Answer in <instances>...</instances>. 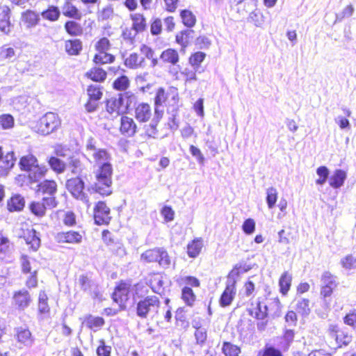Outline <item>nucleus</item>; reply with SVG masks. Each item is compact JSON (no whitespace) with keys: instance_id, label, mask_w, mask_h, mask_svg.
Listing matches in <instances>:
<instances>
[{"instance_id":"64","label":"nucleus","mask_w":356,"mask_h":356,"mask_svg":"<svg viewBox=\"0 0 356 356\" xmlns=\"http://www.w3.org/2000/svg\"><path fill=\"white\" fill-rule=\"evenodd\" d=\"M111 350V347L106 346L104 340L99 341V346L97 350L98 356H110Z\"/></svg>"},{"instance_id":"17","label":"nucleus","mask_w":356,"mask_h":356,"mask_svg":"<svg viewBox=\"0 0 356 356\" xmlns=\"http://www.w3.org/2000/svg\"><path fill=\"white\" fill-rule=\"evenodd\" d=\"M82 235L74 231L58 233L56 239L58 243H80L82 241Z\"/></svg>"},{"instance_id":"18","label":"nucleus","mask_w":356,"mask_h":356,"mask_svg":"<svg viewBox=\"0 0 356 356\" xmlns=\"http://www.w3.org/2000/svg\"><path fill=\"white\" fill-rule=\"evenodd\" d=\"M160 59L164 64L175 66L179 62V55L177 50L168 48L161 52Z\"/></svg>"},{"instance_id":"43","label":"nucleus","mask_w":356,"mask_h":356,"mask_svg":"<svg viewBox=\"0 0 356 356\" xmlns=\"http://www.w3.org/2000/svg\"><path fill=\"white\" fill-rule=\"evenodd\" d=\"M17 338L18 342L22 343L25 346H31L33 342L31 332L26 329H19L17 331Z\"/></svg>"},{"instance_id":"7","label":"nucleus","mask_w":356,"mask_h":356,"mask_svg":"<svg viewBox=\"0 0 356 356\" xmlns=\"http://www.w3.org/2000/svg\"><path fill=\"white\" fill-rule=\"evenodd\" d=\"M58 202L52 197H42L41 201L33 202L29 204V209L35 216L42 218L46 214L47 209L56 207Z\"/></svg>"},{"instance_id":"8","label":"nucleus","mask_w":356,"mask_h":356,"mask_svg":"<svg viewBox=\"0 0 356 356\" xmlns=\"http://www.w3.org/2000/svg\"><path fill=\"white\" fill-rule=\"evenodd\" d=\"M81 177H76L69 179L66 182V187L75 198L88 203V200L83 191L84 188V182Z\"/></svg>"},{"instance_id":"29","label":"nucleus","mask_w":356,"mask_h":356,"mask_svg":"<svg viewBox=\"0 0 356 356\" xmlns=\"http://www.w3.org/2000/svg\"><path fill=\"white\" fill-rule=\"evenodd\" d=\"M181 23L187 28H193L197 22L194 13L189 9H182L179 12Z\"/></svg>"},{"instance_id":"44","label":"nucleus","mask_w":356,"mask_h":356,"mask_svg":"<svg viewBox=\"0 0 356 356\" xmlns=\"http://www.w3.org/2000/svg\"><path fill=\"white\" fill-rule=\"evenodd\" d=\"M94 47L97 52L108 51L111 47V43L107 37H101L95 42Z\"/></svg>"},{"instance_id":"37","label":"nucleus","mask_w":356,"mask_h":356,"mask_svg":"<svg viewBox=\"0 0 356 356\" xmlns=\"http://www.w3.org/2000/svg\"><path fill=\"white\" fill-rule=\"evenodd\" d=\"M42 17L48 21L56 22L60 15L59 8L56 6H49L47 8L41 13Z\"/></svg>"},{"instance_id":"41","label":"nucleus","mask_w":356,"mask_h":356,"mask_svg":"<svg viewBox=\"0 0 356 356\" xmlns=\"http://www.w3.org/2000/svg\"><path fill=\"white\" fill-rule=\"evenodd\" d=\"M86 325L93 331L98 330L104 324V320L102 317L89 315L84 321Z\"/></svg>"},{"instance_id":"26","label":"nucleus","mask_w":356,"mask_h":356,"mask_svg":"<svg viewBox=\"0 0 356 356\" xmlns=\"http://www.w3.org/2000/svg\"><path fill=\"white\" fill-rule=\"evenodd\" d=\"M39 15L31 10H26L22 14V21L27 28L35 26L40 22Z\"/></svg>"},{"instance_id":"63","label":"nucleus","mask_w":356,"mask_h":356,"mask_svg":"<svg viewBox=\"0 0 356 356\" xmlns=\"http://www.w3.org/2000/svg\"><path fill=\"white\" fill-rule=\"evenodd\" d=\"M344 323L356 329V310L350 311L343 318Z\"/></svg>"},{"instance_id":"42","label":"nucleus","mask_w":356,"mask_h":356,"mask_svg":"<svg viewBox=\"0 0 356 356\" xmlns=\"http://www.w3.org/2000/svg\"><path fill=\"white\" fill-rule=\"evenodd\" d=\"M48 163L51 168L58 174L64 172L67 168V164L63 161L55 156L50 157Z\"/></svg>"},{"instance_id":"33","label":"nucleus","mask_w":356,"mask_h":356,"mask_svg":"<svg viewBox=\"0 0 356 356\" xmlns=\"http://www.w3.org/2000/svg\"><path fill=\"white\" fill-rule=\"evenodd\" d=\"M193 31L192 30H182L178 32L175 35V42L180 45L181 50L184 49L188 46L190 43L191 34Z\"/></svg>"},{"instance_id":"28","label":"nucleus","mask_w":356,"mask_h":356,"mask_svg":"<svg viewBox=\"0 0 356 356\" xmlns=\"http://www.w3.org/2000/svg\"><path fill=\"white\" fill-rule=\"evenodd\" d=\"M115 60V56L107 51L97 52L92 58V62L97 65H104L113 63Z\"/></svg>"},{"instance_id":"13","label":"nucleus","mask_w":356,"mask_h":356,"mask_svg":"<svg viewBox=\"0 0 356 356\" xmlns=\"http://www.w3.org/2000/svg\"><path fill=\"white\" fill-rule=\"evenodd\" d=\"M11 10L9 6L0 5V31L8 34L11 29Z\"/></svg>"},{"instance_id":"47","label":"nucleus","mask_w":356,"mask_h":356,"mask_svg":"<svg viewBox=\"0 0 356 356\" xmlns=\"http://www.w3.org/2000/svg\"><path fill=\"white\" fill-rule=\"evenodd\" d=\"M222 350L225 356H238L241 353L240 348L230 342H224Z\"/></svg>"},{"instance_id":"53","label":"nucleus","mask_w":356,"mask_h":356,"mask_svg":"<svg viewBox=\"0 0 356 356\" xmlns=\"http://www.w3.org/2000/svg\"><path fill=\"white\" fill-rule=\"evenodd\" d=\"M181 298L186 304L191 306L195 300V296L191 288L185 286L182 289Z\"/></svg>"},{"instance_id":"2","label":"nucleus","mask_w":356,"mask_h":356,"mask_svg":"<svg viewBox=\"0 0 356 356\" xmlns=\"http://www.w3.org/2000/svg\"><path fill=\"white\" fill-rule=\"evenodd\" d=\"M139 50L142 56L134 52L130 54L124 59V64L127 68L136 70L145 67L146 65L145 58L151 61L152 67L158 65V59L154 57V51L152 48L143 44L140 47Z\"/></svg>"},{"instance_id":"21","label":"nucleus","mask_w":356,"mask_h":356,"mask_svg":"<svg viewBox=\"0 0 356 356\" xmlns=\"http://www.w3.org/2000/svg\"><path fill=\"white\" fill-rule=\"evenodd\" d=\"M132 22L131 29L136 33H141L145 31L147 28V21L143 13H135L129 16Z\"/></svg>"},{"instance_id":"60","label":"nucleus","mask_w":356,"mask_h":356,"mask_svg":"<svg viewBox=\"0 0 356 356\" xmlns=\"http://www.w3.org/2000/svg\"><path fill=\"white\" fill-rule=\"evenodd\" d=\"M323 286H330V287L335 288L337 286L335 277L329 272H325L321 278Z\"/></svg>"},{"instance_id":"22","label":"nucleus","mask_w":356,"mask_h":356,"mask_svg":"<svg viewBox=\"0 0 356 356\" xmlns=\"http://www.w3.org/2000/svg\"><path fill=\"white\" fill-rule=\"evenodd\" d=\"M65 51L69 56H78L83 49L82 42L79 39H69L64 43Z\"/></svg>"},{"instance_id":"20","label":"nucleus","mask_w":356,"mask_h":356,"mask_svg":"<svg viewBox=\"0 0 356 356\" xmlns=\"http://www.w3.org/2000/svg\"><path fill=\"white\" fill-rule=\"evenodd\" d=\"M236 291V286H233V282L226 284V288L220 298V306L225 307L230 305L235 297Z\"/></svg>"},{"instance_id":"19","label":"nucleus","mask_w":356,"mask_h":356,"mask_svg":"<svg viewBox=\"0 0 356 356\" xmlns=\"http://www.w3.org/2000/svg\"><path fill=\"white\" fill-rule=\"evenodd\" d=\"M88 100L85 104V108L88 113L95 111L99 106V100L102 97L101 90H88Z\"/></svg>"},{"instance_id":"12","label":"nucleus","mask_w":356,"mask_h":356,"mask_svg":"<svg viewBox=\"0 0 356 356\" xmlns=\"http://www.w3.org/2000/svg\"><path fill=\"white\" fill-rule=\"evenodd\" d=\"M61 10L63 15L68 19L80 20L83 17L81 11L73 1H64Z\"/></svg>"},{"instance_id":"61","label":"nucleus","mask_w":356,"mask_h":356,"mask_svg":"<svg viewBox=\"0 0 356 356\" xmlns=\"http://www.w3.org/2000/svg\"><path fill=\"white\" fill-rule=\"evenodd\" d=\"M195 337L197 343L200 345L204 343L207 338V333L206 329L201 327L197 328L195 332Z\"/></svg>"},{"instance_id":"59","label":"nucleus","mask_w":356,"mask_h":356,"mask_svg":"<svg viewBox=\"0 0 356 356\" xmlns=\"http://www.w3.org/2000/svg\"><path fill=\"white\" fill-rule=\"evenodd\" d=\"M268 305V313L270 314H277L280 310V302L277 298L270 299L266 302Z\"/></svg>"},{"instance_id":"32","label":"nucleus","mask_w":356,"mask_h":356,"mask_svg":"<svg viewBox=\"0 0 356 356\" xmlns=\"http://www.w3.org/2000/svg\"><path fill=\"white\" fill-rule=\"evenodd\" d=\"M38 164V159L33 154L22 156L19 163L20 169L27 172H29L34 167H37Z\"/></svg>"},{"instance_id":"5","label":"nucleus","mask_w":356,"mask_h":356,"mask_svg":"<svg viewBox=\"0 0 356 356\" xmlns=\"http://www.w3.org/2000/svg\"><path fill=\"white\" fill-rule=\"evenodd\" d=\"M60 120L57 114L49 112L43 115L37 124V131L42 135H47L57 129Z\"/></svg>"},{"instance_id":"3","label":"nucleus","mask_w":356,"mask_h":356,"mask_svg":"<svg viewBox=\"0 0 356 356\" xmlns=\"http://www.w3.org/2000/svg\"><path fill=\"white\" fill-rule=\"evenodd\" d=\"M140 259L147 263L157 262L164 268H168L171 263L168 253L163 248L146 250L141 254Z\"/></svg>"},{"instance_id":"57","label":"nucleus","mask_w":356,"mask_h":356,"mask_svg":"<svg viewBox=\"0 0 356 356\" xmlns=\"http://www.w3.org/2000/svg\"><path fill=\"white\" fill-rule=\"evenodd\" d=\"M341 264L346 269L356 268V257L351 254L347 255L341 260Z\"/></svg>"},{"instance_id":"27","label":"nucleus","mask_w":356,"mask_h":356,"mask_svg":"<svg viewBox=\"0 0 356 356\" xmlns=\"http://www.w3.org/2000/svg\"><path fill=\"white\" fill-rule=\"evenodd\" d=\"M151 116L152 111L149 104L142 103L136 108L135 117L139 122H147L150 119Z\"/></svg>"},{"instance_id":"39","label":"nucleus","mask_w":356,"mask_h":356,"mask_svg":"<svg viewBox=\"0 0 356 356\" xmlns=\"http://www.w3.org/2000/svg\"><path fill=\"white\" fill-rule=\"evenodd\" d=\"M292 282V275L288 271L284 272L279 280L280 291L283 295H286L290 289Z\"/></svg>"},{"instance_id":"24","label":"nucleus","mask_w":356,"mask_h":356,"mask_svg":"<svg viewBox=\"0 0 356 356\" xmlns=\"http://www.w3.org/2000/svg\"><path fill=\"white\" fill-rule=\"evenodd\" d=\"M65 31L70 36H81L83 33V28L81 24L75 20H67L64 24Z\"/></svg>"},{"instance_id":"55","label":"nucleus","mask_w":356,"mask_h":356,"mask_svg":"<svg viewBox=\"0 0 356 356\" xmlns=\"http://www.w3.org/2000/svg\"><path fill=\"white\" fill-rule=\"evenodd\" d=\"M268 314V305L264 302H259L256 308L255 317L258 319H264Z\"/></svg>"},{"instance_id":"49","label":"nucleus","mask_w":356,"mask_h":356,"mask_svg":"<svg viewBox=\"0 0 356 356\" xmlns=\"http://www.w3.org/2000/svg\"><path fill=\"white\" fill-rule=\"evenodd\" d=\"M130 85V80L126 75L118 76L113 83V89H127Z\"/></svg>"},{"instance_id":"31","label":"nucleus","mask_w":356,"mask_h":356,"mask_svg":"<svg viewBox=\"0 0 356 356\" xmlns=\"http://www.w3.org/2000/svg\"><path fill=\"white\" fill-rule=\"evenodd\" d=\"M346 173L342 170H336L330 177L329 184L334 188H339L343 185L346 179Z\"/></svg>"},{"instance_id":"46","label":"nucleus","mask_w":356,"mask_h":356,"mask_svg":"<svg viewBox=\"0 0 356 356\" xmlns=\"http://www.w3.org/2000/svg\"><path fill=\"white\" fill-rule=\"evenodd\" d=\"M114 14V10L111 6H106L102 8L97 13V19L98 22H104L111 19Z\"/></svg>"},{"instance_id":"35","label":"nucleus","mask_w":356,"mask_h":356,"mask_svg":"<svg viewBox=\"0 0 356 356\" xmlns=\"http://www.w3.org/2000/svg\"><path fill=\"white\" fill-rule=\"evenodd\" d=\"M24 203V199L21 195H14L8 201V209L11 212L19 211L23 209Z\"/></svg>"},{"instance_id":"52","label":"nucleus","mask_w":356,"mask_h":356,"mask_svg":"<svg viewBox=\"0 0 356 356\" xmlns=\"http://www.w3.org/2000/svg\"><path fill=\"white\" fill-rule=\"evenodd\" d=\"M147 76L148 73L145 72L138 74L135 77L136 84L139 89L149 88L152 86V83L147 82Z\"/></svg>"},{"instance_id":"10","label":"nucleus","mask_w":356,"mask_h":356,"mask_svg":"<svg viewBox=\"0 0 356 356\" xmlns=\"http://www.w3.org/2000/svg\"><path fill=\"white\" fill-rule=\"evenodd\" d=\"M113 300L119 305L121 309L125 308L126 302L129 300V286L126 283H122L116 287L113 293Z\"/></svg>"},{"instance_id":"58","label":"nucleus","mask_w":356,"mask_h":356,"mask_svg":"<svg viewBox=\"0 0 356 356\" xmlns=\"http://www.w3.org/2000/svg\"><path fill=\"white\" fill-rule=\"evenodd\" d=\"M162 31V21L160 18H154L150 24V32L153 35H157Z\"/></svg>"},{"instance_id":"11","label":"nucleus","mask_w":356,"mask_h":356,"mask_svg":"<svg viewBox=\"0 0 356 356\" xmlns=\"http://www.w3.org/2000/svg\"><path fill=\"white\" fill-rule=\"evenodd\" d=\"M57 192V184L54 180L45 179L37 186L36 193L39 195H47L44 197H52L56 200L55 195Z\"/></svg>"},{"instance_id":"51","label":"nucleus","mask_w":356,"mask_h":356,"mask_svg":"<svg viewBox=\"0 0 356 356\" xmlns=\"http://www.w3.org/2000/svg\"><path fill=\"white\" fill-rule=\"evenodd\" d=\"M122 99L123 100V106H125V112L132 105H134L136 101V97L130 92L127 91L124 93L120 94Z\"/></svg>"},{"instance_id":"54","label":"nucleus","mask_w":356,"mask_h":356,"mask_svg":"<svg viewBox=\"0 0 356 356\" xmlns=\"http://www.w3.org/2000/svg\"><path fill=\"white\" fill-rule=\"evenodd\" d=\"M10 252L9 239L0 234V259H2Z\"/></svg>"},{"instance_id":"15","label":"nucleus","mask_w":356,"mask_h":356,"mask_svg":"<svg viewBox=\"0 0 356 356\" xmlns=\"http://www.w3.org/2000/svg\"><path fill=\"white\" fill-rule=\"evenodd\" d=\"M68 167L71 172L77 177H84L86 175L87 169L85 164L76 156L69 158Z\"/></svg>"},{"instance_id":"4","label":"nucleus","mask_w":356,"mask_h":356,"mask_svg":"<svg viewBox=\"0 0 356 356\" xmlns=\"http://www.w3.org/2000/svg\"><path fill=\"white\" fill-rule=\"evenodd\" d=\"M178 103V95L175 90H159L155 98V118L158 121L163 115L159 106L163 104L169 106H174Z\"/></svg>"},{"instance_id":"50","label":"nucleus","mask_w":356,"mask_h":356,"mask_svg":"<svg viewBox=\"0 0 356 356\" xmlns=\"http://www.w3.org/2000/svg\"><path fill=\"white\" fill-rule=\"evenodd\" d=\"M47 296L44 291H40L38 298V310L41 314H47L49 312V307L47 304Z\"/></svg>"},{"instance_id":"9","label":"nucleus","mask_w":356,"mask_h":356,"mask_svg":"<svg viewBox=\"0 0 356 356\" xmlns=\"http://www.w3.org/2000/svg\"><path fill=\"white\" fill-rule=\"evenodd\" d=\"M111 217L110 209L104 202H99L94 209V220L97 225L108 224Z\"/></svg>"},{"instance_id":"40","label":"nucleus","mask_w":356,"mask_h":356,"mask_svg":"<svg viewBox=\"0 0 356 356\" xmlns=\"http://www.w3.org/2000/svg\"><path fill=\"white\" fill-rule=\"evenodd\" d=\"M296 312L302 316H307L310 313L309 300L302 298L295 300Z\"/></svg>"},{"instance_id":"56","label":"nucleus","mask_w":356,"mask_h":356,"mask_svg":"<svg viewBox=\"0 0 356 356\" xmlns=\"http://www.w3.org/2000/svg\"><path fill=\"white\" fill-rule=\"evenodd\" d=\"M14 125V119L9 114H3L0 116V127L3 129L12 128Z\"/></svg>"},{"instance_id":"62","label":"nucleus","mask_w":356,"mask_h":356,"mask_svg":"<svg viewBox=\"0 0 356 356\" xmlns=\"http://www.w3.org/2000/svg\"><path fill=\"white\" fill-rule=\"evenodd\" d=\"M242 229L246 234H252L255 231V222L252 218L245 220L242 225Z\"/></svg>"},{"instance_id":"45","label":"nucleus","mask_w":356,"mask_h":356,"mask_svg":"<svg viewBox=\"0 0 356 356\" xmlns=\"http://www.w3.org/2000/svg\"><path fill=\"white\" fill-rule=\"evenodd\" d=\"M278 192L274 187H270L266 190V203L268 209L274 208L277 201Z\"/></svg>"},{"instance_id":"36","label":"nucleus","mask_w":356,"mask_h":356,"mask_svg":"<svg viewBox=\"0 0 356 356\" xmlns=\"http://www.w3.org/2000/svg\"><path fill=\"white\" fill-rule=\"evenodd\" d=\"M24 238L33 251L38 250L40 246V238L35 229L29 230Z\"/></svg>"},{"instance_id":"48","label":"nucleus","mask_w":356,"mask_h":356,"mask_svg":"<svg viewBox=\"0 0 356 356\" xmlns=\"http://www.w3.org/2000/svg\"><path fill=\"white\" fill-rule=\"evenodd\" d=\"M316 174L318 178L316 180V184L323 186L328 178L330 171L326 166H320L316 169Z\"/></svg>"},{"instance_id":"23","label":"nucleus","mask_w":356,"mask_h":356,"mask_svg":"<svg viewBox=\"0 0 356 356\" xmlns=\"http://www.w3.org/2000/svg\"><path fill=\"white\" fill-rule=\"evenodd\" d=\"M85 76L92 81L103 83L107 77V72L99 67H93L86 72Z\"/></svg>"},{"instance_id":"14","label":"nucleus","mask_w":356,"mask_h":356,"mask_svg":"<svg viewBox=\"0 0 356 356\" xmlns=\"http://www.w3.org/2000/svg\"><path fill=\"white\" fill-rule=\"evenodd\" d=\"M31 300V295L25 289L16 291L13 295L14 304L19 309L24 310L28 307Z\"/></svg>"},{"instance_id":"6","label":"nucleus","mask_w":356,"mask_h":356,"mask_svg":"<svg viewBox=\"0 0 356 356\" xmlns=\"http://www.w3.org/2000/svg\"><path fill=\"white\" fill-rule=\"evenodd\" d=\"M160 300L156 296H147L137 304L136 313L140 318H147L149 314L157 313Z\"/></svg>"},{"instance_id":"1","label":"nucleus","mask_w":356,"mask_h":356,"mask_svg":"<svg viewBox=\"0 0 356 356\" xmlns=\"http://www.w3.org/2000/svg\"><path fill=\"white\" fill-rule=\"evenodd\" d=\"M86 156L91 163H94L95 181L92 188L102 195L111 194L113 166L111 154L97 145V141L90 138L86 143Z\"/></svg>"},{"instance_id":"25","label":"nucleus","mask_w":356,"mask_h":356,"mask_svg":"<svg viewBox=\"0 0 356 356\" xmlns=\"http://www.w3.org/2000/svg\"><path fill=\"white\" fill-rule=\"evenodd\" d=\"M120 131L127 136H134L136 131V124L134 120L127 116L122 117Z\"/></svg>"},{"instance_id":"16","label":"nucleus","mask_w":356,"mask_h":356,"mask_svg":"<svg viewBox=\"0 0 356 356\" xmlns=\"http://www.w3.org/2000/svg\"><path fill=\"white\" fill-rule=\"evenodd\" d=\"M123 100L122 99L120 94L118 95V97H112L107 101L106 110L111 113H115L116 115H119L125 113V106L123 104Z\"/></svg>"},{"instance_id":"38","label":"nucleus","mask_w":356,"mask_h":356,"mask_svg":"<svg viewBox=\"0 0 356 356\" xmlns=\"http://www.w3.org/2000/svg\"><path fill=\"white\" fill-rule=\"evenodd\" d=\"M206 58V54L202 51H195L192 53L188 59V63L191 65L193 70H197L201 66L202 63Z\"/></svg>"},{"instance_id":"30","label":"nucleus","mask_w":356,"mask_h":356,"mask_svg":"<svg viewBox=\"0 0 356 356\" xmlns=\"http://www.w3.org/2000/svg\"><path fill=\"white\" fill-rule=\"evenodd\" d=\"M48 169L44 165H37L29 172L28 178L30 182L35 183L39 181L47 174Z\"/></svg>"},{"instance_id":"34","label":"nucleus","mask_w":356,"mask_h":356,"mask_svg":"<svg viewBox=\"0 0 356 356\" xmlns=\"http://www.w3.org/2000/svg\"><path fill=\"white\" fill-rule=\"evenodd\" d=\"M203 247V240L202 238L194 239L191 243H188L187 246L188 255L191 258L197 257Z\"/></svg>"}]
</instances>
